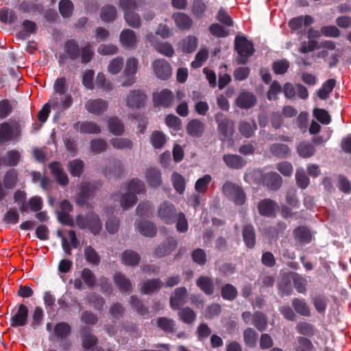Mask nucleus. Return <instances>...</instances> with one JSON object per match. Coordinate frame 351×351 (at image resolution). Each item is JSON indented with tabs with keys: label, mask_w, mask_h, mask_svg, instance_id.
<instances>
[{
	"label": "nucleus",
	"mask_w": 351,
	"mask_h": 351,
	"mask_svg": "<svg viewBox=\"0 0 351 351\" xmlns=\"http://www.w3.org/2000/svg\"><path fill=\"white\" fill-rule=\"evenodd\" d=\"M215 120L217 124V131L221 141L229 140L233 135L234 123L222 112L215 114Z\"/></svg>",
	"instance_id": "6"
},
{
	"label": "nucleus",
	"mask_w": 351,
	"mask_h": 351,
	"mask_svg": "<svg viewBox=\"0 0 351 351\" xmlns=\"http://www.w3.org/2000/svg\"><path fill=\"white\" fill-rule=\"evenodd\" d=\"M286 228L287 225L285 222L278 221L275 225L270 226L265 229V234L269 240L276 241L280 236L285 234Z\"/></svg>",
	"instance_id": "25"
},
{
	"label": "nucleus",
	"mask_w": 351,
	"mask_h": 351,
	"mask_svg": "<svg viewBox=\"0 0 351 351\" xmlns=\"http://www.w3.org/2000/svg\"><path fill=\"white\" fill-rule=\"evenodd\" d=\"M157 328L166 333H173L176 332V322L167 317H160L157 318L155 323Z\"/></svg>",
	"instance_id": "34"
},
{
	"label": "nucleus",
	"mask_w": 351,
	"mask_h": 351,
	"mask_svg": "<svg viewBox=\"0 0 351 351\" xmlns=\"http://www.w3.org/2000/svg\"><path fill=\"white\" fill-rule=\"evenodd\" d=\"M29 310L24 304H19L16 312L10 318V325L13 328L23 327L27 324Z\"/></svg>",
	"instance_id": "9"
},
{
	"label": "nucleus",
	"mask_w": 351,
	"mask_h": 351,
	"mask_svg": "<svg viewBox=\"0 0 351 351\" xmlns=\"http://www.w3.org/2000/svg\"><path fill=\"white\" fill-rule=\"evenodd\" d=\"M270 153L278 158H287L291 155V149L287 145L274 143L269 147Z\"/></svg>",
	"instance_id": "38"
},
{
	"label": "nucleus",
	"mask_w": 351,
	"mask_h": 351,
	"mask_svg": "<svg viewBox=\"0 0 351 351\" xmlns=\"http://www.w3.org/2000/svg\"><path fill=\"white\" fill-rule=\"evenodd\" d=\"M51 173L54 176L56 182L61 186L64 187L69 183L67 174L64 171L60 162H51L48 165Z\"/></svg>",
	"instance_id": "13"
},
{
	"label": "nucleus",
	"mask_w": 351,
	"mask_h": 351,
	"mask_svg": "<svg viewBox=\"0 0 351 351\" xmlns=\"http://www.w3.org/2000/svg\"><path fill=\"white\" fill-rule=\"evenodd\" d=\"M119 39L122 46L128 49L134 47L137 43L135 32L130 29H123L120 34Z\"/></svg>",
	"instance_id": "27"
},
{
	"label": "nucleus",
	"mask_w": 351,
	"mask_h": 351,
	"mask_svg": "<svg viewBox=\"0 0 351 351\" xmlns=\"http://www.w3.org/2000/svg\"><path fill=\"white\" fill-rule=\"evenodd\" d=\"M293 236L295 240L301 243H308L312 239L311 231L304 226L297 227L293 231Z\"/></svg>",
	"instance_id": "44"
},
{
	"label": "nucleus",
	"mask_w": 351,
	"mask_h": 351,
	"mask_svg": "<svg viewBox=\"0 0 351 351\" xmlns=\"http://www.w3.org/2000/svg\"><path fill=\"white\" fill-rule=\"evenodd\" d=\"M221 295L222 298L226 300L233 301L237 298L238 291L234 286L232 284L227 283L222 287Z\"/></svg>",
	"instance_id": "56"
},
{
	"label": "nucleus",
	"mask_w": 351,
	"mask_h": 351,
	"mask_svg": "<svg viewBox=\"0 0 351 351\" xmlns=\"http://www.w3.org/2000/svg\"><path fill=\"white\" fill-rule=\"evenodd\" d=\"M130 304L132 307L141 316H145L149 314V309L146 307L143 302L136 296L132 295L130 298Z\"/></svg>",
	"instance_id": "62"
},
{
	"label": "nucleus",
	"mask_w": 351,
	"mask_h": 351,
	"mask_svg": "<svg viewBox=\"0 0 351 351\" xmlns=\"http://www.w3.org/2000/svg\"><path fill=\"white\" fill-rule=\"evenodd\" d=\"M311 300L316 311L321 315L325 314L328 302L327 296L324 294L317 295Z\"/></svg>",
	"instance_id": "46"
},
{
	"label": "nucleus",
	"mask_w": 351,
	"mask_h": 351,
	"mask_svg": "<svg viewBox=\"0 0 351 351\" xmlns=\"http://www.w3.org/2000/svg\"><path fill=\"white\" fill-rule=\"evenodd\" d=\"M19 181V173L15 169H10L3 176V186L6 189H13Z\"/></svg>",
	"instance_id": "41"
},
{
	"label": "nucleus",
	"mask_w": 351,
	"mask_h": 351,
	"mask_svg": "<svg viewBox=\"0 0 351 351\" xmlns=\"http://www.w3.org/2000/svg\"><path fill=\"white\" fill-rule=\"evenodd\" d=\"M21 158V153L16 149L8 151L5 155L0 156V166L16 167Z\"/></svg>",
	"instance_id": "23"
},
{
	"label": "nucleus",
	"mask_w": 351,
	"mask_h": 351,
	"mask_svg": "<svg viewBox=\"0 0 351 351\" xmlns=\"http://www.w3.org/2000/svg\"><path fill=\"white\" fill-rule=\"evenodd\" d=\"M18 125L15 124L11 125L8 122H3L0 124V143L7 142L12 139L14 132L18 130Z\"/></svg>",
	"instance_id": "37"
},
{
	"label": "nucleus",
	"mask_w": 351,
	"mask_h": 351,
	"mask_svg": "<svg viewBox=\"0 0 351 351\" xmlns=\"http://www.w3.org/2000/svg\"><path fill=\"white\" fill-rule=\"evenodd\" d=\"M178 315L180 319L187 324L193 323L196 319V313L189 307H184L181 308L178 311Z\"/></svg>",
	"instance_id": "53"
},
{
	"label": "nucleus",
	"mask_w": 351,
	"mask_h": 351,
	"mask_svg": "<svg viewBox=\"0 0 351 351\" xmlns=\"http://www.w3.org/2000/svg\"><path fill=\"white\" fill-rule=\"evenodd\" d=\"M242 237L245 246L253 249L256 245V231L252 224L247 223L243 226Z\"/></svg>",
	"instance_id": "24"
},
{
	"label": "nucleus",
	"mask_w": 351,
	"mask_h": 351,
	"mask_svg": "<svg viewBox=\"0 0 351 351\" xmlns=\"http://www.w3.org/2000/svg\"><path fill=\"white\" fill-rule=\"evenodd\" d=\"M80 125V132L84 134H97L101 132L99 125L93 121H83L75 123L74 128L77 130V126Z\"/></svg>",
	"instance_id": "39"
},
{
	"label": "nucleus",
	"mask_w": 351,
	"mask_h": 351,
	"mask_svg": "<svg viewBox=\"0 0 351 351\" xmlns=\"http://www.w3.org/2000/svg\"><path fill=\"white\" fill-rule=\"evenodd\" d=\"M44 319V311L40 306H36L32 314L30 326L36 329L43 324Z\"/></svg>",
	"instance_id": "59"
},
{
	"label": "nucleus",
	"mask_w": 351,
	"mask_h": 351,
	"mask_svg": "<svg viewBox=\"0 0 351 351\" xmlns=\"http://www.w3.org/2000/svg\"><path fill=\"white\" fill-rule=\"evenodd\" d=\"M105 176L108 179H117L121 178L123 173V167L119 160L110 161L104 169Z\"/></svg>",
	"instance_id": "18"
},
{
	"label": "nucleus",
	"mask_w": 351,
	"mask_h": 351,
	"mask_svg": "<svg viewBox=\"0 0 351 351\" xmlns=\"http://www.w3.org/2000/svg\"><path fill=\"white\" fill-rule=\"evenodd\" d=\"M173 96L172 92L167 89L154 95V102L157 106L168 108L171 106Z\"/></svg>",
	"instance_id": "29"
},
{
	"label": "nucleus",
	"mask_w": 351,
	"mask_h": 351,
	"mask_svg": "<svg viewBox=\"0 0 351 351\" xmlns=\"http://www.w3.org/2000/svg\"><path fill=\"white\" fill-rule=\"evenodd\" d=\"M14 200L19 206L21 213H23L27 211L28 206L26 203L27 194L24 191L16 190L14 193Z\"/></svg>",
	"instance_id": "55"
},
{
	"label": "nucleus",
	"mask_w": 351,
	"mask_h": 351,
	"mask_svg": "<svg viewBox=\"0 0 351 351\" xmlns=\"http://www.w3.org/2000/svg\"><path fill=\"white\" fill-rule=\"evenodd\" d=\"M147 96L141 90H131L126 98V105L132 109H139L145 106Z\"/></svg>",
	"instance_id": "12"
},
{
	"label": "nucleus",
	"mask_w": 351,
	"mask_h": 351,
	"mask_svg": "<svg viewBox=\"0 0 351 351\" xmlns=\"http://www.w3.org/2000/svg\"><path fill=\"white\" fill-rule=\"evenodd\" d=\"M171 182L176 191L179 194H183L186 188L184 178L178 172H173L171 176Z\"/></svg>",
	"instance_id": "50"
},
{
	"label": "nucleus",
	"mask_w": 351,
	"mask_h": 351,
	"mask_svg": "<svg viewBox=\"0 0 351 351\" xmlns=\"http://www.w3.org/2000/svg\"><path fill=\"white\" fill-rule=\"evenodd\" d=\"M205 125L199 119L191 120L186 125L187 134L193 137L199 138L204 132Z\"/></svg>",
	"instance_id": "31"
},
{
	"label": "nucleus",
	"mask_w": 351,
	"mask_h": 351,
	"mask_svg": "<svg viewBox=\"0 0 351 351\" xmlns=\"http://www.w3.org/2000/svg\"><path fill=\"white\" fill-rule=\"evenodd\" d=\"M84 256L86 261L94 265H98L100 263V256L95 250L90 245L84 248Z\"/></svg>",
	"instance_id": "63"
},
{
	"label": "nucleus",
	"mask_w": 351,
	"mask_h": 351,
	"mask_svg": "<svg viewBox=\"0 0 351 351\" xmlns=\"http://www.w3.org/2000/svg\"><path fill=\"white\" fill-rule=\"evenodd\" d=\"M112 146L117 149H132L133 142L126 138H113L110 141Z\"/></svg>",
	"instance_id": "60"
},
{
	"label": "nucleus",
	"mask_w": 351,
	"mask_h": 351,
	"mask_svg": "<svg viewBox=\"0 0 351 351\" xmlns=\"http://www.w3.org/2000/svg\"><path fill=\"white\" fill-rule=\"evenodd\" d=\"M108 106L106 101L98 98L95 99H89L85 104L86 110L93 114L100 115L104 112Z\"/></svg>",
	"instance_id": "20"
},
{
	"label": "nucleus",
	"mask_w": 351,
	"mask_h": 351,
	"mask_svg": "<svg viewBox=\"0 0 351 351\" xmlns=\"http://www.w3.org/2000/svg\"><path fill=\"white\" fill-rule=\"evenodd\" d=\"M17 20L16 12L8 7L0 10V21L5 24H12Z\"/></svg>",
	"instance_id": "49"
},
{
	"label": "nucleus",
	"mask_w": 351,
	"mask_h": 351,
	"mask_svg": "<svg viewBox=\"0 0 351 351\" xmlns=\"http://www.w3.org/2000/svg\"><path fill=\"white\" fill-rule=\"evenodd\" d=\"M100 181H93L83 183L80 187V191L76 195L75 202L80 206H84L88 201L93 199L95 193L101 187Z\"/></svg>",
	"instance_id": "5"
},
{
	"label": "nucleus",
	"mask_w": 351,
	"mask_h": 351,
	"mask_svg": "<svg viewBox=\"0 0 351 351\" xmlns=\"http://www.w3.org/2000/svg\"><path fill=\"white\" fill-rule=\"evenodd\" d=\"M71 327L65 322H60L55 324L53 335L49 337V340L53 338L59 341V347L62 351H67L72 346L71 341L68 338L71 335Z\"/></svg>",
	"instance_id": "4"
},
{
	"label": "nucleus",
	"mask_w": 351,
	"mask_h": 351,
	"mask_svg": "<svg viewBox=\"0 0 351 351\" xmlns=\"http://www.w3.org/2000/svg\"><path fill=\"white\" fill-rule=\"evenodd\" d=\"M178 214V213L173 204L168 201L162 202L157 210L158 217L167 225L176 222Z\"/></svg>",
	"instance_id": "8"
},
{
	"label": "nucleus",
	"mask_w": 351,
	"mask_h": 351,
	"mask_svg": "<svg viewBox=\"0 0 351 351\" xmlns=\"http://www.w3.org/2000/svg\"><path fill=\"white\" fill-rule=\"evenodd\" d=\"M69 171L73 177L80 178L84 171V162L80 159H75L68 164Z\"/></svg>",
	"instance_id": "58"
},
{
	"label": "nucleus",
	"mask_w": 351,
	"mask_h": 351,
	"mask_svg": "<svg viewBox=\"0 0 351 351\" xmlns=\"http://www.w3.org/2000/svg\"><path fill=\"white\" fill-rule=\"evenodd\" d=\"M138 61L136 58L132 57L128 59L126 65L123 73L125 80L122 82V86H130L135 82L134 75L138 69Z\"/></svg>",
	"instance_id": "10"
},
{
	"label": "nucleus",
	"mask_w": 351,
	"mask_h": 351,
	"mask_svg": "<svg viewBox=\"0 0 351 351\" xmlns=\"http://www.w3.org/2000/svg\"><path fill=\"white\" fill-rule=\"evenodd\" d=\"M296 330L302 335L306 337H313L315 334V326L306 322H300L296 325Z\"/></svg>",
	"instance_id": "57"
},
{
	"label": "nucleus",
	"mask_w": 351,
	"mask_h": 351,
	"mask_svg": "<svg viewBox=\"0 0 351 351\" xmlns=\"http://www.w3.org/2000/svg\"><path fill=\"white\" fill-rule=\"evenodd\" d=\"M176 26L182 30L190 29L193 25V20L189 16L182 12H178L173 15Z\"/></svg>",
	"instance_id": "40"
},
{
	"label": "nucleus",
	"mask_w": 351,
	"mask_h": 351,
	"mask_svg": "<svg viewBox=\"0 0 351 351\" xmlns=\"http://www.w3.org/2000/svg\"><path fill=\"white\" fill-rule=\"evenodd\" d=\"M223 194L236 205L241 206L246 201V195L243 188L230 182H226L222 186Z\"/></svg>",
	"instance_id": "7"
},
{
	"label": "nucleus",
	"mask_w": 351,
	"mask_h": 351,
	"mask_svg": "<svg viewBox=\"0 0 351 351\" xmlns=\"http://www.w3.org/2000/svg\"><path fill=\"white\" fill-rule=\"evenodd\" d=\"M196 285L207 295H211L215 291L213 280L208 276H201L196 280Z\"/></svg>",
	"instance_id": "32"
},
{
	"label": "nucleus",
	"mask_w": 351,
	"mask_h": 351,
	"mask_svg": "<svg viewBox=\"0 0 351 351\" xmlns=\"http://www.w3.org/2000/svg\"><path fill=\"white\" fill-rule=\"evenodd\" d=\"M100 16L103 21L107 23L112 22L117 16V10L113 5H106L102 8Z\"/></svg>",
	"instance_id": "61"
},
{
	"label": "nucleus",
	"mask_w": 351,
	"mask_h": 351,
	"mask_svg": "<svg viewBox=\"0 0 351 351\" xmlns=\"http://www.w3.org/2000/svg\"><path fill=\"white\" fill-rule=\"evenodd\" d=\"M19 9L24 14L37 13L42 14L45 11L44 6L42 3L32 1H23L20 3Z\"/></svg>",
	"instance_id": "30"
},
{
	"label": "nucleus",
	"mask_w": 351,
	"mask_h": 351,
	"mask_svg": "<svg viewBox=\"0 0 351 351\" xmlns=\"http://www.w3.org/2000/svg\"><path fill=\"white\" fill-rule=\"evenodd\" d=\"M109 131L115 136H121L124 132V125L117 117H110L108 121Z\"/></svg>",
	"instance_id": "47"
},
{
	"label": "nucleus",
	"mask_w": 351,
	"mask_h": 351,
	"mask_svg": "<svg viewBox=\"0 0 351 351\" xmlns=\"http://www.w3.org/2000/svg\"><path fill=\"white\" fill-rule=\"evenodd\" d=\"M23 29L19 32V36L23 39H25L30 36L32 34H34L36 31V24L29 20H24L22 23Z\"/></svg>",
	"instance_id": "52"
},
{
	"label": "nucleus",
	"mask_w": 351,
	"mask_h": 351,
	"mask_svg": "<svg viewBox=\"0 0 351 351\" xmlns=\"http://www.w3.org/2000/svg\"><path fill=\"white\" fill-rule=\"evenodd\" d=\"M121 259L123 264L128 266L137 265L141 260L138 253L132 250H125L121 254Z\"/></svg>",
	"instance_id": "48"
},
{
	"label": "nucleus",
	"mask_w": 351,
	"mask_h": 351,
	"mask_svg": "<svg viewBox=\"0 0 351 351\" xmlns=\"http://www.w3.org/2000/svg\"><path fill=\"white\" fill-rule=\"evenodd\" d=\"M234 49L238 53L237 62L239 64H245L248 59L255 51L252 41L248 40L245 36L237 35L234 39Z\"/></svg>",
	"instance_id": "2"
},
{
	"label": "nucleus",
	"mask_w": 351,
	"mask_h": 351,
	"mask_svg": "<svg viewBox=\"0 0 351 351\" xmlns=\"http://www.w3.org/2000/svg\"><path fill=\"white\" fill-rule=\"evenodd\" d=\"M256 129L257 126L254 121L252 122L241 121L239 127L240 133L245 138L252 136Z\"/></svg>",
	"instance_id": "54"
},
{
	"label": "nucleus",
	"mask_w": 351,
	"mask_h": 351,
	"mask_svg": "<svg viewBox=\"0 0 351 351\" xmlns=\"http://www.w3.org/2000/svg\"><path fill=\"white\" fill-rule=\"evenodd\" d=\"M113 280L121 293H127L132 289L131 281L121 272L114 274Z\"/></svg>",
	"instance_id": "33"
},
{
	"label": "nucleus",
	"mask_w": 351,
	"mask_h": 351,
	"mask_svg": "<svg viewBox=\"0 0 351 351\" xmlns=\"http://www.w3.org/2000/svg\"><path fill=\"white\" fill-rule=\"evenodd\" d=\"M257 99L256 96L249 91H243L236 99V104L241 109H249L255 106Z\"/></svg>",
	"instance_id": "19"
},
{
	"label": "nucleus",
	"mask_w": 351,
	"mask_h": 351,
	"mask_svg": "<svg viewBox=\"0 0 351 351\" xmlns=\"http://www.w3.org/2000/svg\"><path fill=\"white\" fill-rule=\"evenodd\" d=\"M252 324L260 332L265 331L267 328V315L262 311H255L252 315Z\"/></svg>",
	"instance_id": "43"
},
{
	"label": "nucleus",
	"mask_w": 351,
	"mask_h": 351,
	"mask_svg": "<svg viewBox=\"0 0 351 351\" xmlns=\"http://www.w3.org/2000/svg\"><path fill=\"white\" fill-rule=\"evenodd\" d=\"M337 186L343 193L348 195L351 193V182L343 174L337 175Z\"/></svg>",
	"instance_id": "64"
},
{
	"label": "nucleus",
	"mask_w": 351,
	"mask_h": 351,
	"mask_svg": "<svg viewBox=\"0 0 351 351\" xmlns=\"http://www.w3.org/2000/svg\"><path fill=\"white\" fill-rule=\"evenodd\" d=\"M291 304L297 313L305 317L310 316V308L304 298H295L292 300Z\"/></svg>",
	"instance_id": "42"
},
{
	"label": "nucleus",
	"mask_w": 351,
	"mask_h": 351,
	"mask_svg": "<svg viewBox=\"0 0 351 351\" xmlns=\"http://www.w3.org/2000/svg\"><path fill=\"white\" fill-rule=\"evenodd\" d=\"M258 334L252 328L248 327L243 331V341L246 346L254 348L256 345Z\"/></svg>",
	"instance_id": "51"
},
{
	"label": "nucleus",
	"mask_w": 351,
	"mask_h": 351,
	"mask_svg": "<svg viewBox=\"0 0 351 351\" xmlns=\"http://www.w3.org/2000/svg\"><path fill=\"white\" fill-rule=\"evenodd\" d=\"M64 49L71 60H76L80 58V49L77 42L74 39H69L64 43Z\"/></svg>",
	"instance_id": "35"
},
{
	"label": "nucleus",
	"mask_w": 351,
	"mask_h": 351,
	"mask_svg": "<svg viewBox=\"0 0 351 351\" xmlns=\"http://www.w3.org/2000/svg\"><path fill=\"white\" fill-rule=\"evenodd\" d=\"M54 93L51 96L49 102L53 108L66 110L69 108L73 103V98L70 94L66 95L64 98L59 99L58 95L62 96L66 92V80L64 77H58L53 84Z\"/></svg>",
	"instance_id": "1"
},
{
	"label": "nucleus",
	"mask_w": 351,
	"mask_h": 351,
	"mask_svg": "<svg viewBox=\"0 0 351 351\" xmlns=\"http://www.w3.org/2000/svg\"><path fill=\"white\" fill-rule=\"evenodd\" d=\"M136 229L141 234L147 237H154L157 232L155 224L149 221L137 222Z\"/></svg>",
	"instance_id": "36"
},
{
	"label": "nucleus",
	"mask_w": 351,
	"mask_h": 351,
	"mask_svg": "<svg viewBox=\"0 0 351 351\" xmlns=\"http://www.w3.org/2000/svg\"><path fill=\"white\" fill-rule=\"evenodd\" d=\"M82 346L85 350L93 349L98 343V338L92 333L90 328L83 326L80 329Z\"/></svg>",
	"instance_id": "14"
},
{
	"label": "nucleus",
	"mask_w": 351,
	"mask_h": 351,
	"mask_svg": "<svg viewBox=\"0 0 351 351\" xmlns=\"http://www.w3.org/2000/svg\"><path fill=\"white\" fill-rule=\"evenodd\" d=\"M162 285L159 278L148 279L140 284V291L143 294H150L159 291Z\"/></svg>",
	"instance_id": "26"
},
{
	"label": "nucleus",
	"mask_w": 351,
	"mask_h": 351,
	"mask_svg": "<svg viewBox=\"0 0 351 351\" xmlns=\"http://www.w3.org/2000/svg\"><path fill=\"white\" fill-rule=\"evenodd\" d=\"M152 66L155 75L158 79L167 80L171 76V66L165 59L155 60Z\"/></svg>",
	"instance_id": "11"
},
{
	"label": "nucleus",
	"mask_w": 351,
	"mask_h": 351,
	"mask_svg": "<svg viewBox=\"0 0 351 351\" xmlns=\"http://www.w3.org/2000/svg\"><path fill=\"white\" fill-rule=\"evenodd\" d=\"M187 289L184 287L175 289L173 295L170 297V306L173 310H177L186 302Z\"/></svg>",
	"instance_id": "21"
},
{
	"label": "nucleus",
	"mask_w": 351,
	"mask_h": 351,
	"mask_svg": "<svg viewBox=\"0 0 351 351\" xmlns=\"http://www.w3.org/2000/svg\"><path fill=\"white\" fill-rule=\"evenodd\" d=\"M223 161L231 169H240L245 166L247 161L237 154H227L223 156Z\"/></svg>",
	"instance_id": "22"
},
{
	"label": "nucleus",
	"mask_w": 351,
	"mask_h": 351,
	"mask_svg": "<svg viewBox=\"0 0 351 351\" xmlns=\"http://www.w3.org/2000/svg\"><path fill=\"white\" fill-rule=\"evenodd\" d=\"M261 182L269 189L276 191L281 186L282 180L278 173L271 171L262 174Z\"/></svg>",
	"instance_id": "15"
},
{
	"label": "nucleus",
	"mask_w": 351,
	"mask_h": 351,
	"mask_svg": "<svg viewBox=\"0 0 351 351\" xmlns=\"http://www.w3.org/2000/svg\"><path fill=\"white\" fill-rule=\"evenodd\" d=\"M337 84L335 79H329L324 82L322 87L317 91V96L322 100H326L330 97V93L332 91Z\"/></svg>",
	"instance_id": "45"
},
{
	"label": "nucleus",
	"mask_w": 351,
	"mask_h": 351,
	"mask_svg": "<svg viewBox=\"0 0 351 351\" xmlns=\"http://www.w3.org/2000/svg\"><path fill=\"white\" fill-rule=\"evenodd\" d=\"M75 223L82 230L88 229L94 235L98 234L102 227L99 215L94 212H89L86 216L77 215L75 217Z\"/></svg>",
	"instance_id": "3"
},
{
	"label": "nucleus",
	"mask_w": 351,
	"mask_h": 351,
	"mask_svg": "<svg viewBox=\"0 0 351 351\" xmlns=\"http://www.w3.org/2000/svg\"><path fill=\"white\" fill-rule=\"evenodd\" d=\"M177 245V240L174 237H169L156 248L154 254L159 258L166 256L176 250Z\"/></svg>",
	"instance_id": "17"
},
{
	"label": "nucleus",
	"mask_w": 351,
	"mask_h": 351,
	"mask_svg": "<svg viewBox=\"0 0 351 351\" xmlns=\"http://www.w3.org/2000/svg\"><path fill=\"white\" fill-rule=\"evenodd\" d=\"M278 204L271 199L261 200L257 205L258 213L263 217H271L276 215Z\"/></svg>",
	"instance_id": "16"
},
{
	"label": "nucleus",
	"mask_w": 351,
	"mask_h": 351,
	"mask_svg": "<svg viewBox=\"0 0 351 351\" xmlns=\"http://www.w3.org/2000/svg\"><path fill=\"white\" fill-rule=\"evenodd\" d=\"M145 180L152 188H158L162 184L161 171L157 168H150L145 171Z\"/></svg>",
	"instance_id": "28"
}]
</instances>
